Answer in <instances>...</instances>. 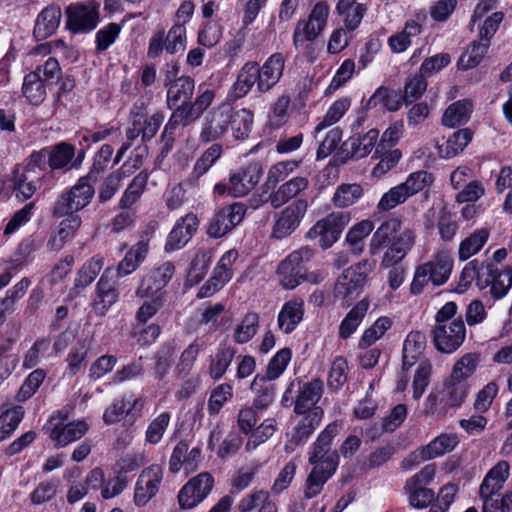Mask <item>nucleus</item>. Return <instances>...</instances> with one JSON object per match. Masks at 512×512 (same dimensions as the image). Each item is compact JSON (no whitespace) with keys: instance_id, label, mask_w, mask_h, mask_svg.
<instances>
[{"instance_id":"nucleus-17","label":"nucleus","mask_w":512,"mask_h":512,"mask_svg":"<svg viewBox=\"0 0 512 512\" xmlns=\"http://www.w3.org/2000/svg\"><path fill=\"white\" fill-rule=\"evenodd\" d=\"M512 286V269H500L496 264L487 263L482 266L478 288L490 287V294L495 299L504 297Z\"/></svg>"},{"instance_id":"nucleus-4","label":"nucleus","mask_w":512,"mask_h":512,"mask_svg":"<svg viewBox=\"0 0 512 512\" xmlns=\"http://www.w3.org/2000/svg\"><path fill=\"white\" fill-rule=\"evenodd\" d=\"M376 261L363 259L345 269L337 278L333 295L343 305L349 306L363 291L368 275L374 271Z\"/></svg>"},{"instance_id":"nucleus-38","label":"nucleus","mask_w":512,"mask_h":512,"mask_svg":"<svg viewBox=\"0 0 512 512\" xmlns=\"http://www.w3.org/2000/svg\"><path fill=\"white\" fill-rule=\"evenodd\" d=\"M379 131L371 128L364 134H354L348 139L352 158L359 160L368 156L377 147Z\"/></svg>"},{"instance_id":"nucleus-61","label":"nucleus","mask_w":512,"mask_h":512,"mask_svg":"<svg viewBox=\"0 0 512 512\" xmlns=\"http://www.w3.org/2000/svg\"><path fill=\"white\" fill-rule=\"evenodd\" d=\"M351 105V101L347 97L336 100L327 110L322 121H320L315 127V132L319 133L325 128L338 122L343 115L347 112Z\"/></svg>"},{"instance_id":"nucleus-63","label":"nucleus","mask_w":512,"mask_h":512,"mask_svg":"<svg viewBox=\"0 0 512 512\" xmlns=\"http://www.w3.org/2000/svg\"><path fill=\"white\" fill-rule=\"evenodd\" d=\"M176 352L177 344L175 342H169L159 350L154 368L155 376L158 379H163L168 373L172 363L174 362Z\"/></svg>"},{"instance_id":"nucleus-8","label":"nucleus","mask_w":512,"mask_h":512,"mask_svg":"<svg viewBox=\"0 0 512 512\" xmlns=\"http://www.w3.org/2000/svg\"><path fill=\"white\" fill-rule=\"evenodd\" d=\"M330 14V7L324 1L317 2L311 9L307 19L297 22L293 32V45L296 48L305 42H313L325 30Z\"/></svg>"},{"instance_id":"nucleus-11","label":"nucleus","mask_w":512,"mask_h":512,"mask_svg":"<svg viewBox=\"0 0 512 512\" xmlns=\"http://www.w3.org/2000/svg\"><path fill=\"white\" fill-rule=\"evenodd\" d=\"M232 107L229 104H221L213 107L203 117L199 133V141L203 144L223 139L231 126Z\"/></svg>"},{"instance_id":"nucleus-2","label":"nucleus","mask_w":512,"mask_h":512,"mask_svg":"<svg viewBox=\"0 0 512 512\" xmlns=\"http://www.w3.org/2000/svg\"><path fill=\"white\" fill-rule=\"evenodd\" d=\"M342 429L340 421L328 424L317 436L310 447L308 462L313 466L308 475L304 495L312 499L319 495L325 483L336 473L339 465L338 451L331 450L334 438Z\"/></svg>"},{"instance_id":"nucleus-37","label":"nucleus","mask_w":512,"mask_h":512,"mask_svg":"<svg viewBox=\"0 0 512 512\" xmlns=\"http://www.w3.org/2000/svg\"><path fill=\"white\" fill-rule=\"evenodd\" d=\"M148 251V242L144 240H141L131 246L117 266V277H125L137 270L141 263L145 261Z\"/></svg>"},{"instance_id":"nucleus-39","label":"nucleus","mask_w":512,"mask_h":512,"mask_svg":"<svg viewBox=\"0 0 512 512\" xmlns=\"http://www.w3.org/2000/svg\"><path fill=\"white\" fill-rule=\"evenodd\" d=\"M336 9L339 15L343 16L345 27L353 31L360 25L367 12V3L357 0H339Z\"/></svg>"},{"instance_id":"nucleus-18","label":"nucleus","mask_w":512,"mask_h":512,"mask_svg":"<svg viewBox=\"0 0 512 512\" xmlns=\"http://www.w3.org/2000/svg\"><path fill=\"white\" fill-rule=\"evenodd\" d=\"M214 484L212 475L203 472L190 479L179 491L178 502L182 509H192L211 492Z\"/></svg>"},{"instance_id":"nucleus-25","label":"nucleus","mask_w":512,"mask_h":512,"mask_svg":"<svg viewBox=\"0 0 512 512\" xmlns=\"http://www.w3.org/2000/svg\"><path fill=\"white\" fill-rule=\"evenodd\" d=\"M198 224L197 216L193 213L181 217L167 237L165 250L172 252L183 248L197 231Z\"/></svg>"},{"instance_id":"nucleus-54","label":"nucleus","mask_w":512,"mask_h":512,"mask_svg":"<svg viewBox=\"0 0 512 512\" xmlns=\"http://www.w3.org/2000/svg\"><path fill=\"white\" fill-rule=\"evenodd\" d=\"M374 225L370 220H363L352 226L346 234V242L355 255L363 251L364 239L373 231Z\"/></svg>"},{"instance_id":"nucleus-45","label":"nucleus","mask_w":512,"mask_h":512,"mask_svg":"<svg viewBox=\"0 0 512 512\" xmlns=\"http://www.w3.org/2000/svg\"><path fill=\"white\" fill-rule=\"evenodd\" d=\"M41 68L27 74L24 78L22 92L24 97L33 105H39L46 96Z\"/></svg>"},{"instance_id":"nucleus-30","label":"nucleus","mask_w":512,"mask_h":512,"mask_svg":"<svg viewBox=\"0 0 512 512\" xmlns=\"http://www.w3.org/2000/svg\"><path fill=\"white\" fill-rule=\"evenodd\" d=\"M62 11L58 5L45 7L36 17L33 29L34 37L40 41L52 36L59 28Z\"/></svg>"},{"instance_id":"nucleus-53","label":"nucleus","mask_w":512,"mask_h":512,"mask_svg":"<svg viewBox=\"0 0 512 512\" xmlns=\"http://www.w3.org/2000/svg\"><path fill=\"white\" fill-rule=\"evenodd\" d=\"M258 329L259 315L254 312H249L234 328L233 340L237 344H245L257 334Z\"/></svg>"},{"instance_id":"nucleus-29","label":"nucleus","mask_w":512,"mask_h":512,"mask_svg":"<svg viewBox=\"0 0 512 512\" xmlns=\"http://www.w3.org/2000/svg\"><path fill=\"white\" fill-rule=\"evenodd\" d=\"M223 146L220 143H213L196 160L190 175L186 179V184L191 189L199 188V180L222 156Z\"/></svg>"},{"instance_id":"nucleus-7","label":"nucleus","mask_w":512,"mask_h":512,"mask_svg":"<svg viewBox=\"0 0 512 512\" xmlns=\"http://www.w3.org/2000/svg\"><path fill=\"white\" fill-rule=\"evenodd\" d=\"M95 190L87 177H81L69 190L62 193L55 201L52 214L60 218L85 208L92 200Z\"/></svg>"},{"instance_id":"nucleus-42","label":"nucleus","mask_w":512,"mask_h":512,"mask_svg":"<svg viewBox=\"0 0 512 512\" xmlns=\"http://www.w3.org/2000/svg\"><path fill=\"white\" fill-rule=\"evenodd\" d=\"M30 285V279L24 277L13 287L8 289L5 296L0 299V327L6 321L7 314L14 311L16 302L24 297Z\"/></svg>"},{"instance_id":"nucleus-6","label":"nucleus","mask_w":512,"mask_h":512,"mask_svg":"<svg viewBox=\"0 0 512 512\" xmlns=\"http://www.w3.org/2000/svg\"><path fill=\"white\" fill-rule=\"evenodd\" d=\"M99 0L74 2L66 7V28L73 34L93 31L100 22Z\"/></svg>"},{"instance_id":"nucleus-3","label":"nucleus","mask_w":512,"mask_h":512,"mask_svg":"<svg viewBox=\"0 0 512 512\" xmlns=\"http://www.w3.org/2000/svg\"><path fill=\"white\" fill-rule=\"evenodd\" d=\"M457 304L453 301L445 303L435 316L436 323L432 328V339L436 349L442 353L455 352L464 342L466 327L462 316L455 317Z\"/></svg>"},{"instance_id":"nucleus-43","label":"nucleus","mask_w":512,"mask_h":512,"mask_svg":"<svg viewBox=\"0 0 512 512\" xmlns=\"http://www.w3.org/2000/svg\"><path fill=\"white\" fill-rule=\"evenodd\" d=\"M473 133L464 128L454 132L442 145H438V153L442 158H452L461 153L471 142Z\"/></svg>"},{"instance_id":"nucleus-15","label":"nucleus","mask_w":512,"mask_h":512,"mask_svg":"<svg viewBox=\"0 0 512 512\" xmlns=\"http://www.w3.org/2000/svg\"><path fill=\"white\" fill-rule=\"evenodd\" d=\"M459 438L456 434H441L430 441L426 446L415 450L402 461V467L411 469L420 463L440 457L451 452L458 445Z\"/></svg>"},{"instance_id":"nucleus-27","label":"nucleus","mask_w":512,"mask_h":512,"mask_svg":"<svg viewBox=\"0 0 512 512\" xmlns=\"http://www.w3.org/2000/svg\"><path fill=\"white\" fill-rule=\"evenodd\" d=\"M285 58L281 53H274L264 62L258 64V91L265 93L271 90L283 76Z\"/></svg>"},{"instance_id":"nucleus-9","label":"nucleus","mask_w":512,"mask_h":512,"mask_svg":"<svg viewBox=\"0 0 512 512\" xmlns=\"http://www.w3.org/2000/svg\"><path fill=\"white\" fill-rule=\"evenodd\" d=\"M314 254V249L309 246H303L291 252L280 262L277 268V275L279 283L284 289L292 290L305 281L303 264L309 262Z\"/></svg>"},{"instance_id":"nucleus-36","label":"nucleus","mask_w":512,"mask_h":512,"mask_svg":"<svg viewBox=\"0 0 512 512\" xmlns=\"http://www.w3.org/2000/svg\"><path fill=\"white\" fill-rule=\"evenodd\" d=\"M172 109L173 112L164 127L163 137L171 136L179 126L187 127L201 117L191 102L177 104Z\"/></svg>"},{"instance_id":"nucleus-56","label":"nucleus","mask_w":512,"mask_h":512,"mask_svg":"<svg viewBox=\"0 0 512 512\" xmlns=\"http://www.w3.org/2000/svg\"><path fill=\"white\" fill-rule=\"evenodd\" d=\"M23 416L24 408L22 406H13L1 411L0 441L10 436L16 430Z\"/></svg>"},{"instance_id":"nucleus-28","label":"nucleus","mask_w":512,"mask_h":512,"mask_svg":"<svg viewBox=\"0 0 512 512\" xmlns=\"http://www.w3.org/2000/svg\"><path fill=\"white\" fill-rule=\"evenodd\" d=\"M42 175L32 174L30 170L16 168L9 180L8 187L15 197L24 202L30 199L40 187Z\"/></svg>"},{"instance_id":"nucleus-32","label":"nucleus","mask_w":512,"mask_h":512,"mask_svg":"<svg viewBox=\"0 0 512 512\" xmlns=\"http://www.w3.org/2000/svg\"><path fill=\"white\" fill-rule=\"evenodd\" d=\"M304 311L302 298L294 297L285 302L277 318L279 329L285 334L292 333L303 320Z\"/></svg>"},{"instance_id":"nucleus-5","label":"nucleus","mask_w":512,"mask_h":512,"mask_svg":"<svg viewBox=\"0 0 512 512\" xmlns=\"http://www.w3.org/2000/svg\"><path fill=\"white\" fill-rule=\"evenodd\" d=\"M453 259L447 250H439L430 261L418 266L411 283V292L420 294L424 288L432 283L433 286L445 284L452 272Z\"/></svg>"},{"instance_id":"nucleus-57","label":"nucleus","mask_w":512,"mask_h":512,"mask_svg":"<svg viewBox=\"0 0 512 512\" xmlns=\"http://www.w3.org/2000/svg\"><path fill=\"white\" fill-rule=\"evenodd\" d=\"M292 357V352L289 348L279 350L269 361L266 373L262 377L267 381H274L278 379L286 370Z\"/></svg>"},{"instance_id":"nucleus-40","label":"nucleus","mask_w":512,"mask_h":512,"mask_svg":"<svg viewBox=\"0 0 512 512\" xmlns=\"http://www.w3.org/2000/svg\"><path fill=\"white\" fill-rule=\"evenodd\" d=\"M401 103L402 95L400 91L380 86L367 100L365 108L372 109L380 106L394 112L401 107Z\"/></svg>"},{"instance_id":"nucleus-60","label":"nucleus","mask_w":512,"mask_h":512,"mask_svg":"<svg viewBox=\"0 0 512 512\" xmlns=\"http://www.w3.org/2000/svg\"><path fill=\"white\" fill-rule=\"evenodd\" d=\"M489 45L482 39L473 42L460 57L459 65L465 70L476 67L486 55Z\"/></svg>"},{"instance_id":"nucleus-34","label":"nucleus","mask_w":512,"mask_h":512,"mask_svg":"<svg viewBox=\"0 0 512 512\" xmlns=\"http://www.w3.org/2000/svg\"><path fill=\"white\" fill-rule=\"evenodd\" d=\"M106 269L97 283V297L94 300V310L99 315H104L106 311L117 302L119 292L114 283L110 282L109 273Z\"/></svg>"},{"instance_id":"nucleus-20","label":"nucleus","mask_w":512,"mask_h":512,"mask_svg":"<svg viewBox=\"0 0 512 512\" xmlns=\"http://www.w3.org/2000/svg\"><path fill=\"white\" fill-rule=\"evenodd\" d=\"M163 480V470L159 465L153 464L142 470L134 488V503L138 507L145 506L154 498Z\"/></svg>"},{"instance_id":"nucleus-50","label":"nucleus","mask_w":512,"mask_h":512,"mask_svg":"<svg viewBox=\"0 0 512 512\" xmlns=\"http://www.w3.org/2000/svg\"><path fill=\"white\" fill-rule=\"evenodd\" d=\"M47 151L49 156V167L52 170L70 169L69 164L75 155V148L73 145L61 142L48 147Z\"/></svg>"},{"instance_id":"nucleus-23","label":"nucleus","mask_w":512,"mask_h":512,"mask_svg":"<svg viewBox=\"0 0 512 512\" xmlns=\"http://www.w3.org/2000/svg\"><path fill=\"white\" fill-rule=\"evenodd\" d=\"M324 391V383L320 379H312L308 382H298L297 395L294 400V412L296 414L309 413L314 409H323L317 406Z\"/></svg>"},{"instance_id":"nucleus-14","label":"nucleus","mask_w":512,"mask_h":512,"mask_svg":"<svg viewBox=\"0 0 512 512\" xmlns=\"http://www.w3.org/2000/svg\"><path fill=\"white\" fill-rule=\"evenodd\" d=\"M67 417H62L60 413L50 417L47 425L44 427L49 438L55 443L56 447H65L72 442L81 439L88 431V424L83 420L66 423Z\"/></svg>"},{"instance_id":"nucleus-64","label":"nucleus","mask_w":512,"mask_h":512,"mask_svg":"<svg viewBox=\"0 0 512 512\" xmlns=\"http://www.w3.org/2000/svg\"><path fill=\"white\" fill-rule=\"evenodd\" d=\"M136 117L135 125H140L142 132V141L152 139L158 132L161 124L164 121L162 113H154L151 116L142 113H134Z\"/></svg>"},{"instance_id":"nucleus-41","label":"nucleus","mask_w":512,"mask_h":512,"mask_svg":"<svg viewBox=\"0 0 512 512\" xmlns=\"http://www.w3.org/2000/svg\"><path fill=\"white\" fill-rule=\"evenodd\" d=\"M472 111L473 104L471 100H458L445 109L442 124L450 128L465 124L470 119Z\"/></svg>"},{"instance_id":"nucleus-13","label":"nucleus","mask_w":512,"mask_h":512,"mask_svg":"<svg viewBox=\"0 0 512 512\" xmlns=\"http://www.w3.org/2000/svg\"><path fill=\"white\" fill-rule=\"evenodd\" d=\"M510 475V466L507 461H499L493 466L484 477L480 488L479 495L483 502L482 512H495L496 498L499 491L503 488L504 483Z\"/></svg>"},{"instance_id":"nucleus-12","label":"nucleus","mask_w":512,"mask_h":512,"mask_svg":"<svg viewBox=\"0 0 512 512\" xmlns=\"http://www.w3.org/2000/svg\"><path fill=\"white\" fill-rule=\"evenodd\" d=\"M308 209V201L299 198L273 216L271 237L282 240L293 234L300 226Z\"/></svg>"},{"instance_id":"nucleus-55","label":"nucleus","mask_w":512,"mask_h":512,"mask_svg":"<svg viewBox=\"0 0 512 512\" xmlns=\"http://www.w3.org/2000/svg\"><path fill=\"white\" fill-rule=\"evenodd\" d=\"M363 196V188L361 185L341 184L337 187L332 202L338 208H346L355 204Z\"/></svg>"},{"instance_id":"nucleus-46","label":"nucleus","mask_w":512,"mask_h":512,"mask_svg":"<svg viewBox=\"0 0 512 512\" xmlns=\"http://www.w3.org/2000/svg\"><path fill=\"white\" fill-rule=\"evenodd\" d=\"M369 308V302L365 299L359 301L342 320L339 326V336L342 339L349 338L363 321Z\"/></svg>"},{"instance_id":"nucleus-22","label":"nucleus","mask_w":512,"mask_h":512,"mask_svg":"<svg viewBox=\"0 0 512 512\" xmlns=\"http://www.w3.org/2000/svg\"><path fill=\"white\" fill-rule=\"evenodd\" d=\"M141 165V156H136L135 159L126 161L118 170L106 176L99 188V201L105 203L111 200L121 188L123 180L133 174Z\"/></svg>"},{"instance_id":"nucleus-31","label":"nucleus","mask_w":512,"mask_h":512,"mask_svg":"<svg viewBox=\"0 0 512 512\" xmlns=\"http://www.w3.org/2000/svg\"><path fill=\"white\" fill-rule=\"evenodd\" d=\"M258 63L246 62L238 72L237 78L231 86L228 96L231 100H238L246 96L256 84L258 87Z\"/></svg>"},{"instance_id":"nucleus-35","label":"nucleus","mask_w":512,"mask_h":512,"mask_svg":"<svg viewBox=\"0 0 512 512\" xmlns=\"http://www.w3.org/2000/svg\"><path fill=\"white\" fill-rule=\"evenodd\" d=\"M237 350L231 345L220 343L215 353L209 357L208 373L212 380H220L232 364Z\"/></svg>"},{"instance_id":"nucleus-24","label":"nucleus","mask_w":512,"mask_h":512,"mask_svg":"<svg viewBox=\"0 0 512 512\" xmlns=\"http://www.w3.org/2000/svg\"><path fill=\"white\" fill-rule=\"evenodd\" d=\"M262 169L257 163H249L230 175L229 193L233 197L247 195L260 181Z\"/></svg>"},{"instance_id":"nucleus-52","label":"nucleus","mask_w":512,"mask_h":512,"mask_svg":"<svg viewBox=\"0 0 512 512\" xmlns=\"http://www.w3.org/2000/svg\"><path fill=\"white\" fill-rule=\"evenodd\" d=\"M231 115V126L230 129L233 132V136L237 140L246 139L253 126L254 114L251 110L242 108L234 110L232 107Z\"/></svg>"},{"instance_id":"nucleus-10","label":"nucleus","mask_w":512,"mask_h":512,"mask_svg":"<svg viewBox=\"0 0 512 512\" xmlns=\"http://www.w3.org/2000/svg\"><path fill=\"white\" fill-rule=\"evenodd\" d=\"M350 222V215L344 212H332L318 220L306 233L309 240H318L319 246L326 250L338 241Z\"/></svg>"},{"instance_id":"nucleus-26","label":"nucleus","mask_w":512,"mask_h":512,"mask_svg":"<svg viewBox=\"0 0 512 512\" xmlns=\"http://www.w3.org/2000/svg\"><path fill=\"white\" fill-rule=\"evenodd\" d=\"M171 71L165 74L164 85L167 88V105L170 109L180 103L191 102L195 89V82L189 76L170 77Z\"/></svg>"},{"instance_id":"nucleus-1","label":"nucleus","mask_w":512,"mask_h":512,"mask_svg":"<svg viewBox=\"0 0 512 512\" xmlns=\"http://www.w3.org/2000/svg\"><path fill=\"white\" fill-rule=\"evenodd\" d=\"M414 230L402 228L399 218L391 217L385 220L373 233L369 242L371 256L378 255L384 248L381 267L388 269V284L392 290H397L404 282L405 271L398 264L407 256L415 245Z\"/></svg>"},{"instance_id":"nucleus-16","label":"nucleus","mask_w":512,"mask_h":512,"mask_svg":"<svg viewBox=\"0 0 512 512\" xmlns=\"http://www.w3.org/2000/svg\"><path fill=\"white\" fill-rule=\"evenodd\" d=\"M298 415L300 417L294 421L292 430L287 434L286 452H293L298 445L305 443L310 438L321 424L324 410L314 409L309 411V413Z\"/></svg>"},{"instance_id":"nucleus-19","label":"nucleus","mask_w":512,"mask_h":512,"mask_svg":"<svg viewBox=\"0 0 512 512\" xmlns=\"http://www.w3.org/2000/svg\"><path fill=\"white\" fill-rule=\"evenodd\" d=\"M175 266L172 262H164L150 270L142 279L136 290L138 297H155L162 299V290L172 279Z\"/></svg>"},{"instance_id":"nucleus-49","label":"nucleus","mask_w":512,"mask_h":512,"mask_svg":"<svg viewBox=\"0 0 512 512\" xmlns=\"http://www.w3.org/2000/svg\"><path fill=\"white\" fill-rule=\"evenodd\" d=\"M268 382L262 377V374H257L251 383L250 389L256 393L254 407L258 410H265L274 401L275 387Z\"/></svg>"},{"instance_id":"nucleus-44","label":"nucleus","mask_w":512,"mask_h":512,"mask_svg":"<svg viewBox=\"0 0 512 512\" xmlns=\"http://www.w3.org/2000/svg\"><path fill=\"white\" fill-rule=\"evenodd\" d=\"M468 395V385L458 381H451L447 378L444 382V390L441 393L440 403L443 408L460 407Z\"/></svg>"},{"instance_id":"nucleus-62","label":"nucleus","mask_w":512,"mask_h":512,"mask_svg":"<svg viewBox=\"0 0 512 512\" xmlns=\"http://www.w3.org/2000/svg\"><path fill=\"white\" fill-rule=\"evenodd\" d=\"M392 326V321L388 317L378 318L369 328H367L359 340V347L361 349L368 348L377 340L383 337L388 329Z\"/></svg>"},{"instance_id":"nucleus-51","label":"nucleus","mask_w":512,"mask_h":512,"mask_svg":"<svg viewBox=\"0 0 512 512\" xmlns=\"http://www.w3.org/2000/svg\"><path fill=\"white\" fill-rule=\"evenodd\" d=\"M489 238L487 229H478L463 239L459 245L458 256L461 261H465L477 254L485 245Z\"/></svg>"},{"instance_id":"nucleus-21","label":"nucleus","mask_w":512,"mask_h":512,"mask_svg":"<svg viewBox=\"0 0 512 512\" xmlns=\"http://www.w3.org/2000/svg\"><path fill=\"white\" fill-rule=\"evenodd\" d=\"M245 213V205L239 202L222 208L211 218L207 234L213 238L223 237L242 222Z\"/></svg>"},{"instance_id":"nucleus-59","label":"nucleus","mask_w":512,"mask_h":512,"mask_svg":"<svg viewBox=\"0 0 512 512\" xmlns=\"http://www.w3.org/2000/svg\"><path fill=\"white\" fill-rule=\"evenodd\" d=\"M210 263V253L204 250L198 251L191 262L187 283L191 286L197 285L205 277Z\"/></svg>"},{"instance_id":"nucleus-48","label":"nucleus","mask_w":512,"mask_h":512,"mask_svg":"<svg viewBox=\"0 0 512 512\" xmlns=\"http://www.w3.org/2000/svg\"><path fill=\"white\" fill-rule=\"evenodd\" d=\"M421 25L415 20L406 22L404 29L388 38V45L393 53H402L411 45V38L421 33Z\"/></svg>"},{"instance_id":"nucleus-58","label":"nucleus","mask_w":512,"mask_h":512,"mask_svg":"<svg viewBox=\"0 0 512 512\" xmlns=\"http://www.w3.org/2000/svg\"><path fill=\"white\" fill-rule=\"evenodd\" d=\"M104 265L101 256H94L88 260L79 270L75 279V288H85L90 285L99 274Z\"/></svg>"},{"instance_id":"nucleus-33","label":"nucleus","mask_w":512,"mask_h":512,"mask_svg":"<svg viewBox=\"0 0 512 512\" xmlns=\"http://www.w3.org/2000/svg\"><path fill=\"white\" fill-rule=\"evenodd\" d=\"M309 187V179L296 176L282 183L276 191L270 194L269 201L273 208H279L293 198L299 196Z\"/></svg>"},{"instance_id":"nucleus-47","label":"nucleus","mask_w":512,"mask_h":512,"mask_svg":"<svg viewBox=\"0 0 512 512\" xmlns=\"http://www.w3.org/2000/svg\"><path fill=\"white\" fill-rule=\"evenodd\" d=\"M480 361L481 355L479 353L472 352L464 354L455 362L448 378H450L451 381L465 383V380L475 373Z\"/></svg>"}]
</instances>
